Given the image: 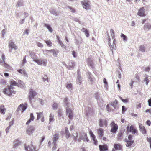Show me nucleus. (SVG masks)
Wrapping results in <instances>:
<instances>
[{
	"instance_id": "obj_16",
	"label": "nucleus",
	"mask_w": 151,
	"mask_h": 151,
	"mask_svg": "<svg viewBox=\"0 0 151 151\" xmlns=\"http://www.w3.org/2000/svg\"><path fill=\"white\" fill-rule=\"evenodd\" d=\"M9 46L11 49L16 50L18 48L17 46L12 41H11L9 42Z\"/></svg>"
},
{
	"instance_id": "obj_14",
	"label": "nucleus",
	"mask_w": 151,
	"mask_h": 151,
	"mask_svg": "<svg viewBox=\"0 0 151 151\" xmlns=\"http://www.w3.org/2000/svg\"><path fill=\"white\" fill-rule=\"evenodd\" d=\"M27 107V105L25 104V105L23 104H21L18 107L17 110L19 111L20 109L22 110V112H23L26 109Z\"/></svg>"
},
{
	"instance_id": "obj_37",
	"label": "nucleus",
	"mask_w": 151,
	"mask_h": 151,
	"mask_svg": "<svg viewBox=\"0 0 151 151\" xmlns=\"http://www.w3.org/2000/svg\"><path fill=\"white\" fill-rule=\"evenodd\" d=\"M45 26L49 30V31L50 32H52V29L51 28V27L50 26V25H49L48 24H45Z\"/></svg>"
},
{
	"instance_id": "obj_45",
	"label": "nucleus",
	"mask_w": 151,
	"mask_h": 151,
	"mask_svg": "<svg viewBox=\"0 0 151 151\" xmlns=\"http://www.w3.org/2000/svg\"><path fill=\"white\" fill-rule=\"evenodd\" d=\"M53 109L55 110L58 107V105L56 103H54L52 106Z\"/></svg>"
},
{
	"instance_id": "obj_35",
	"label": "nucleus",
	"mask_w": 151,
	"mask_h": 151,
	"mask_svg": "<svg viewBox=\"0 0 151 151\" xmlns=\"http://www.w3.org/2000/svg\"><path fill=\"white\" fill-rule=\"evenodd\" d=\"M139 50L140 51L144 52H145V47L143 45H140L139 47Z\"/></svg>"
},
{
	"instance_id": "obj_41",
	"label": "nucleus",
	"mask_w": 151,
	"mask_h": 151,
	"mask_svg": "<svg viewBox=\"0 0 151 151\" xmlns=\"http://www.w3.org/2000/svg\"><path fill=\"white\" fill-rule=\"evenodd\" d=\"M110 32L111 34V35L112 37V38L113 39L114 38V30L113 29H111L110 30Z\"/></svg>"
},
{
	"instance_id": "obj_33",
	"label": "nucleus",
	"mask_w": 151,
	"mask_h": 151,
	"mask_svg": "<svg viewBox=\"0 0 151 151\" xmlns=\"http://www.w3.org/2000/svg\"><path fill=\"white\" fill-rule=\"evenodd\" d=\"M17 71L21 74H22L24 75H27V73L24 70L20 69L17 70Z\"/></svg>"
},
{
	"instance_id": "obj_2",
	"label": "nucleus",
	"mask_w": 151,
	"mask_h": 151,
	"mask_svg": "<svg viewBox=\"0 0 151 151\" xmlns=\"http://www.w3.org/2000/svg\"><path fill=\"white\" fill-rule=\"evenodd\" d=\"M110 125L111 127L110 132L114 134H115L118 130V124L115 123L114 121H112L110 123Z\"/></svg>"
},
{
	"instance_id": "obj_18",
	"label": "nucleus",
	"mask_w": 151,
	"mask_h": 151,
	"mask_svg": "<svg viewBox=\"0 0 151 151\" xmlns=\"http://www.w3.org/2000/svg\"><path fill=\"white\" fill-rule=\"evenodd\" d=\"M75 66V62L73 60H70L68 63V65L67 66L68 69L70 70L71 68L74 67Z\"/></svg>"
},
{
	"instance_id": "obj_13",
	"label": "nucleus",
	"mask_w": 151,
	"mask_h": 151,
	"mask_svg": "<svg viewBox=\"0 0 151 151\" xmlns=\"http://www.w3.org/2000/svg\"><path fill=\"white\" fill-rule=\"evenodd\" d=\"M34 61L37 63L38 64L41 65H46V62L44 60L41 59H37V58H35V60H34Z\"/></svg>"
},
{
	"instance_id": "obj_52",
	"label": "nucleus",
	"mask_w": 151,
	"mask_h": 151,
	"mask_svg": "<svg viewBox=\"0 0 151 151\" xmlns=\"http://www.w3.org/2000/svg\"><path fill=\"white\" fill-rule=\"evenodd\" d=\"M56 144L55 143H54V146H53V147H52V150H55L56 148Z\"/></svg>"
},
{
	"instance_id": "obj_28",
	"label": "nucleus",
	"mask_w": 151,
	"mask_h": 151,
	"mask_svg": "<svg viewBox=\"0 0 151 151\" xmlns=\"http://www.w3.org/2000/svg\"><path fill=\"white\" fill-rule=\"evenodd\" d=\"M81 31L83 32H84L86 35V36L88 37L89 36V32L88 30L85 28H83L82 29Z\"/></svg>"
},
{
	"instance_id": "obj_27",
	"label": "nucleus",
	"mask_w": 151,
	"mask_h": 151,
	"mask_svg": "<svg viewBox=\"0 0 151 151\" xmlns=\"http://www.w3.org/2000/svg\"><path fill=\"white\" fill-rule=\"evenodd\" d=\"M21 142L20 141L18 140H15L14 142V145H13V147L16 148L17 147L18 145H20Z\"/></svg>"
},
{
	"instance_id": "obj_12",
	"label": "nucleus",
	"mask_w": 151,
	"mask_h": 151,
	"mask_svg": "<svg viewBox=\"0 0 151 151\" xmlns=\"http://www.w3.org/2000/svg\"><path fill=\"white\" fill-rule=\"evenodd\" d=\"M99 148L100 151H107L108 149V146L105 144L99 145Z\"/></svg>"
},
{
	"instance_id": "obj_20",
	"label": "nucleus",
	"mask_w": 151,
	"mask_h": 151,
	"mask_svg": "<svg viewBox=\"0 0 151 151\" xmlns=\"http://www.w3.org/2000/svg\"><path fill=\"white\" fill-rule=\"evenodd\" d=\"M35 117L32 113H31L30 114V118L26 122V124L27 125H29L32 121H33Z\"/></svg>"
},
{
	"instance_id": "obj_36",
	"label": "nucleus",
	"mask_w": 151,
	"mask_h": 151,
	"mask_svg": "<svg viewBox=\"0 0 151 151\" xmlns=\"http://www.w3.org/2000/svg\"><path fill=\"white\" fill-rule=\"evenodd\" d=\"M49 122L50 123V122L53 121L54 119V116L52 115V114H50L49 116Z\"/></svg>"
},
{
	"instance_id": "obj_50",
	"label": "nucleus",
	"mask_w": 151,
	"mask_h": 151,
	"mask_svg": "<svg viewBox=\"0 0 151 151\" xmlns=\"http://www.w3.org/2000/svg\"><path fill=\"white\" fill-rule=\"evenodd\" d=\"M122 113H124L126 111V109L125 108L124 106H122Z\"/></svg>"
},
{
	"instance_id": "obj_22",
	"label": "nucleus",
	"mask_w": 151,
	"mask_h": 151,
	"mask_svg": "<svg viewBox=\"0 0 151 151\" xmlns=\"http://www.w3.org/2000/svg\"><path fill=\"white\" fill-rule=\"evenodd\" d=\"M9 83L10 84V86H9L11 87H14L13 86H15L18 85V83L14 80H11Z\"/></svg>"
},
{
	"instance_id": "obj_60",
	"label": "nucleus",
	"mask_w": 151,
	"mask_h": 151,
	"mask_svg": "<svg viewBox=\"0 0 151 151\" xmlns=\"http://www.w3.org/2000/svg\"><path fill=\"white\" fill-rule=\"evenodd\" d=\"M136 107L138 109L139 108H140L141 107V104L140 103L137 104L136 105Z\"/></svg>"
},
{
	"instance_id": "obj_62",
	"label": "nucleus",
	"mask_w": 151,
	"mask_h": 151,
	"mask_svg": "<svg viewBox=\"0 0 151 151\" xmlns=\"http://www.w3.org/2000/svg\"><path fill=\"white\" fill-rule=\"evenodd\" d=\"M84 137H85L84 140H86L87 142H88L89 140L87 137V135L86 134H85Z\"/></svg>"
},
{
	"instance_id": "obj_59",
	"label": "nucleus",
	"mask_w": 151,
	"mask_h": 151,
	"mask_svg": "<svg viewBox=\"0 0 151 151\" xmlns=\"http://www.w3.org/2000/svg\"><path fill=\"white\" fill-rule=\"evenodd\" d=\"M22 4V2H18L17 4V6L18 7L19 6H21Z\"/></svg>"
},
{
	"instance_id": "obj_55",
	"label": "nucleus",
	"mask_w": 151,
	"mask_h": 151,
	"mask_svg": "<svg viewBox=\"0 0 151 151\" xmlns=\"http://www.w3.org/2000/svg\"><path fill=\"white\" fill-rule=\"evenodd\" d=\"M146 124L149 126H150L151 124V122L150 120H147L146 122Z\"/></svg>"
},
{
	"instance_id": "obj_54",
	"label": "nucleus",
	"mask_w": 151,
	"mask_h": 151,
	"mask_svg": "<svg viewBox=\"0 0 151 151\" xmlns=\"http://www.w3.org/2000/svg\"><path fill=\"white\" fill-rule=\"evenodd\" d=\"M78 80L80 82V84L81 83V81L82 80V78L81 76H78Z\"/></svg>"
},
{
	"instance_id": "obj_4",
	"label": "nucleus",
	"mask_w": 151,
	"mask_h": 151,
	"mask_svg": "<svg viewBox=\"0 0 151 151\" xmlns=\"http://www.w3.org/2000/svg\"><path fill=\"white\" fill-rule=\"evenodd\" d=\"M37 94L36 92L32 89L31 88L29 89L28 97L30 102H32V100L34 98L35 96Z\"/></svg>"
},
{
	"instance_id": "obj_38",
	"label": "nucleus",
	"mask_w": 151,
	"mask_h": 151,
	"mask_svg": "<svg viewBox=\"0 0 151 151\" xmlns=\"http://www.w3.org/2000/svg\"><path fill=\"white\" fill-rule=\"evenodd\" d=\"M30 54L31 56V58H33V61H34V60H35V58H34V57H35V58H37V56L35 55L34 53L31 52L30 53Z\"/></svg>"
},
{
	"instance_id": "obj_57",
	"label": "nucleus",
	"mask_w": 151,
	"mask_h": 151,
	"mask_svg": "<svg viewBox=\"0 0 151 151\" xmlns=\"http://www.w3.org/2000/svg\"><path fill=\"white\" fill-rule=\"evenodd\" d=\"M148 105L149 106H151V98L149 99L148 101Z\"/></svg>"
},
{
	"instance_id": "obj_63",
	"label": "nucleus",
	"mask_w": 151,
	"mask_h": 151,
	"mask_svg": "<svg viewBox=\"0 0 151 151\" xmlns=\"http://www.w3.org/2000/svg\"><path fill=\"white\" fill-rule=\"evenodd\" d=\"M65 133H66L68 132H69V130L68 129V128L67 127H66L65 128Z\"/></svg>"
},
{
	"instance_id": "obj_9",
	"label": "nucleus",
	"mask_w": 151,
	"mask_h": 151,
	"mask_svg": "<svg viewBox=\"0 0 151 151\" xmlns=\"http://www.w3.org/2000/svg\"><path fill=\"white\" fill-rule=\"evenodd\" d=\"M35 130V128L34 126L31 125L29 126L27 128L26 132L28 134L30 135L33 133Z\"/></svg>"
},
{
	"instance_id": "obj_23",
	"label": "nucleus",
	"mask_w": 151,
	"mask_h": 151,
	"mask_svg": "<svg viewBox=\"0 0 151 151\" xmlns=\"http://www.w3.org/2000/svg\"><path fill=\"white\" fill-rule=\"evenodd\" d=\"M1 63H2L1 65L4 66L5 68L11 70H13L12 68L9 65L6 63L5 62L3 63L2 62Z\"/></svg>"
},
{
	"instance_id": "obj_39",
	"label": "nucleus",
	"mask_w": 151,
	"mask_h": 151,
	"mask_svg": "<svg viewBox=\"0 0 151 151\" xmlns=\"http://www.w3.org/2000/svg\"><path fill=\"white\" fill-rule=\"evenodd\" d=\"M42 79L45 82L47 81V82H48V79L47 76L46 75H45L42 78Z\"/></svg>"
},
{
	"instance_id": "obj_58",
	"label": "nucleus",
	"mask_w": 151,
	"mask_h": 151,
	"mask_svg": "<svg viewBox=\"0 0 151 151\" xmlns=\"http://www.w3.org/2000/svg\"><path fill=\"white\" fill-rule=\"evenodd\" d=\"M26 56H25V58L23 59V61H22V64H24L25 63H26Z\"/></svg>"
},
{
	"instance_id": "obj_15",
	"label": "nucleus",
	"mask_w": 151,
	"mask_h": 151,
	"mask_svg": "<svg viewBox=\"0 0 151 151\" xmlns=\"http://www.w3.org/2000/svg\"><path fill=\"white\" fill-rule=\"evenodd\" d=\"M139 127L140 131L143 134H146V133L147 131L145 127L142 126L141 123L139 124Z\"/></svg>"
},
{
	"instance_id": "obj_3",
	"label": "nucleus",
	"mask_w": 151,
	"mask_h": 151,
	"mask_svg": "<svg viewBox=\"0 0 151 151\" xmlns=\"http://www.w3.org/2000/svg\"><path fill=\"white\" fill-rule=\"evenodd\" d=\"M127 131L128 132H131L134 134H137L138 133V131L136 128L132 125L130 127L129 126L127 127Z\"/></svg>"
},
{
	"instance_id": "obj_30",
	"label": "nucleus",
	"mask_w": 151,
	"mask_h": 151,
	"mask_svg": "<svg viewBox=\"0 0 151 151\" xmlns=\"http://www.w3.org/2000/svg\"><path fill=\"white\" fill-rule=\"evenodd\" d=\"M118 104V101L116 99L114 101L111 102V105L115 109L116 108L117 105Z\"/></svg>"
},
{
	"instance_id": "obj_61",
	"label": "nucleus",
	"mask_w": 151,
	"mask_h": 151,
	"mask_svg": "<svg viewBox=\"0 0 151 151\" xmlns=\"http://www.w3.org/2000/svg\"><path fill=\"white\" fill-rule=\"evenodd\" d=\"M72 55H73V57H76V53L74 51H72Z\"/></svg>"
},
{
	"instance_id": "obj_42",
	"label": "nucleus",
	"mask_w": 151,
	"mask_h": 151,
	"mask_svg": "<svg viewBox=\"0 0 151 151\" xmlns=\"http://www.w3.org/2000/svg\"><path fill=\"white\" fill-rule=\"evenodd\" d=\"M121 37L122 38H123V40L124 41H126L127 40V38L126 37V36H125V35L122 33L121 34Z\"/></svg>"
},
{
	"instance_id": "obj_46",
	"label": "nucleus",
	"mask_w": 151,
	"mask_h": 151,
	"mask_svg": "<svg viewBox=\"0 0 151 151\" xmlns=\"http://www.w3.org/2000/svg\"><path fill=\"white\" fill-rule=\"evenodd\" d=\"M68 8L73 13H75L76 12V11L73 8L69 6H68Z\"/></svg>"
},
{
	"instance_id": "obj_5",
	"label": "nucleus",
	"mask_w": 151,
	"mask_h": 151,
	"mask_svg": "<svg viewBox=\"0 0 151 151\" xmlns=\"http://www.w3.org/2000/svg\"><path fill=\"white\" fill-rule=\"evenodd\" d=\"M107 124L108 122L106 119H104L101 118L99 119V125L100 127H107Z\"/></svg>"
},
{
	"instance_id": "obj_44",
	"label": "nucleus",
	"mask_w": 151,
	"mask_h": 151,
	"mask_svg": "<svg viewBox=\"0 0 151 151\" xmlns=\"http://www.w3.org/2000/svg\"><path fill=\"white\" fill-rule=\"evenodd\" d=\"M120 98L121 100L124 103H127L129 101V100L128 99H122L121 97H120Z\"/></svg>"
},
{
	"instance_id": "obj_49",
	"label": "nucleus",
	"mask_w": 151,
	"mask_h": 151,
	"mask_svg": "<svg viewBox=\"0 0 151 151\" xmlns=\"http://www.w3.org/2000/svg\"><path fill=\"white\" fill-rule=\"evenodd\" d=\"M37 46L40 47L42 48L43 47V46L42 44L40 42H37Z\"/></svg>"
},
{
	"instance_id": "obj_48",
	"label": "nucleus",
	"mask_w": 151,
	"mask_h": 151,
	"mask_svg": "<svg viewBox=\"0 0 151 151\" xmlns=\"http://www.w3.org/2000/svg\"><path fill=\"white\" fill-rule=\"evenodd\" d=\"M144 82H146V85H147L148 83L149 82L147 77H146L145 79L144 80Z\"/></svg>"
},
{
	"instance_id": "obj_32",
	"label": "nucleus",
	"mask_w": 151,
	"mask_h": 151,
	"mask_svg": "<svg viewBox=\"0 0 151 151\" xmlns=\"http://www.w3.org/2000/svg\"><path fill=\"white\" fill-rule=\"evenodd\" d=\"M144 29L145 30L150 29H151V26L149 24H145L144 26Z\"/></svg>"
},
{
	"instance_id": "obj_29",
	"label": "nucleus",
	"mask_w": 151,
	"mask_h": 151,
	"mask_svg": "<svg viewBox=\"0 0 151 151\" xmlns=\"http://www.w3.org/2000/svg\"><path fill=\"white\" fill-rule=\"evenodd\" d=\"M45 42L46 43L48 46L51 47L52 46V44L50 40H45Z\"/></svg>"
},
{
	"instance_id": "obj_34",
	"label": "nucleus",
	"mask_w": 151,
	"mask_h": 151,
	"mask_svg": "<svg viewBox=\"0 0 151 151\" xmlns=\"http://www.w3.org/2000/svg\"><path fill=\"white\" fill-rule=\"evenodd\" d=\"M59 135L57 134H56L53 135V141L54 142H55L58 139Z\"/></svg>"
},
{
	"instance_id": "obj_31",
	"label": "nucleus",
	"mask_w": 151,
	"mask_h": 151,
	"mask_svg": "<svg viewBox=\"0 0 151 151\" xmlns=\"http://www.w3.org/2000/svg\"><path fill=\"white\" fill-rule=\"evenodd\" d=\"M88 66H90L92 67H93V61L90 58H88Z\"/></svg>"
},
{
	"instance_id": "obj_56",
	"label": "nucleus",
	"mask_w": 151,
	"mask_h": 151,
	"mask_svg": "<svg viewBox=\"0 0 151 151\" xmlns=\"http://www.w3.org/2000/svg\"><path fill=\"white\" fill-rule=\"evenodd\" d=\"M147 140L149 142V143H151V137H147L146 138Z\"/></svg>"
},
{
	"instance_id": "obj_7",
	"label": "nucleus",
	"mask_w": 151,
	"mask_h": 151,
	"mask_svg": "<svg viewBox=\"0 0 151 151\" xmlns=\"http://www.w3.org/2000/svg\"><path fill=\"white\" fill-rule=\"evenodd\" d=\"M25 149L27 151H37L36 146L32 145L25 146Z\"/></svg>"
},
{
	"instance_id": "obj_26",
	"label": "nucleus",
	"mask_w": 151,
	"mask_h": 151,
	"mask_svg": "<svg viewBox=\"0 0 151 151\" xmlns=\"http://www.w3.org/2000/svg\"><path fill=\"white\" fill-rule=\"evenodd\" d=\"M37 120H38L44 116L43 112H37Z\"/></svg>"
},
{
	"instance_id": "obj_51",
	"label": "nucleus",
	"mask_w": 151,
	"mask_h": 151,
	"mask_svg": "<svg viewBox=\"0 0 151 151\" xmlns=\"http://www.w3.org/2000/svg\"><path fill=\"white\" fill-rule=\"evenodd\" d=\"M65 134V137L67 139L70 136V134L69 132L66 133Z\"/></svg>"
},
{
	"instance_id": "obj_47",
	"label": "nucleus",
	"mask_w": 151,
	"mask_h": 151,
	"mask_svg": "<svg viewBox=\"0 0 151 151\" xmlns=\"http://www.w3.org/2000/svg\"><path fill=\"white\" fill-rule=\"evenodd\" d=\"M66 88L67 89H70L72 88V85L71 83L68 84L66 86Z\"/></svg>"
},
{
	"instance_id": "obj_43",
	"label": "nucleus",
	"mask_w": 151,
	"mask_h": 151,
	"mask_svg": "<svg viewBox=\"0 0 151 151\" xmlns=\"http://www.w3.org/2000/svg\"><path fill=\"white\" fill-rule=\"evenodd\" d=\"M57 38L58 40V42L59 43L60 45L62 47H65V46L63 44L62 42H61L59 39V38L57 37Z\"/></svg>"
},
{
	"instance_id": "obj_17",
	"label": "nucleus",
	"mask_w": 151,
	"mask_h": 151,
	"mask_svg": "<svg viewBox=\"0 0 151 151\" xmlns=\"http://www.w3.org/2000/svg\"><path fill=\"white\" fill-rule=\"evenodd\" d=\"M97 134L100 138H101L103 136L104 131L103 129L99 128L97 130Z\"/></svg>"
},
{
	"instance_id": "obj_11",
	"label": "nucleus",
	"mask_w": 151,
	"mask_h": 151,
	"mask_svg": "<svg viewBox=\"0 0 151 151\" xmlns=\"http://www.w3.org/2000/svg\"><path fill=\"white\" fill-rule=\"evenodd\" d=\"M90 135L91 137V139L94 142V143L95 145H96L97 144V141L96 139V137L92 132L91 130L89 131Z\"/></svg>"
},
{
	"instance_id": "obj_1",
	"label": "nucleus",
	"mask_w": 151,
	"mask_h": 151,
	"mask_svg": "<svg viewBox=\"0 0 151 151\" xmlns=\"http://www.w3.org/2000/svg\"><path fill=\"white\" fill-rule=\"evenodd\" d=\"M14 87H11L8 86L3 91V93L9 96H11L12 94L16 93V91L14 90Z\"/></svg>"
},
{
	"instance_id": "obj_24",
	"label": "nucleus",
	"mask_w": 151,
	"mask_h": 151,
	"mask_svg": "<svg viewBox=\"0 0 151 151\" xmlns=\"http://www.w3.org/2000/svg\"><path fill=\"white\" fill-rule=\"evenodd\" d=\"M6 110V109L4 106L3 104L1 105L0 106V112L1 113L3 114H5Z\"/></svg>"
},
{
	"instance_id": "obj_53",
	"label": "nucleus",
	"mask_w": 151,
	"mask_h": 151,
	"mask_svg": "<svg viewBox=\"0 0 151 151\" xmlns=\"http://www.w3.org/2000/svg\"><path fill=\"white\" fill-rule=\"evenodd\" d=\"M132 136L131 134L128 135V140H132Z\"/></svg>"
},
{
	"instance_id": "obj_40",
	"label": "nucleus",
	"mask_w": 151,
	"mask_h": 151,
	"mask_svg": "<svg viewBox=\"0 0 151 151\" xmlns=\"http://www.w3.org/2000/svg\"><path fill=\"white\" fill-rule=\"evenodd\" d=\"M68 99L67 97H66L64 99V102L66 106H68Z\"/></svg>"
},
{
	"instance_id": "obj_21",
	"label": "nucleus",
	"mask_w": 151,
	"mask_h": 151,
	"mask_svg": "<svg viewBox=\"0 0 151 151\" xmlns=\"http://www.w3.org/2000/svg\"><path fill=\"white\" fill-rule=\"evenodd\" d=\"M125 142L127 143L126 146L127 147L131 146L134 142V140H128L127 139L125 140Z\"/></svg>"
},
{
	"instance_id": "obj_19",
	"label": "nucleus",
	"mask_w": 151,
	"mask_h": 151,
	"mask_svg": "<svg viewBox=\"0 0 151 151\" xmlns=\"http://www.w3.org/2000/svg\"><path fill=\"white\" fill-rule=\"evenodd\" d=\"M46 52L48 54L49 53V52L52 53L53 54V55L55 57H56L57 56V53L58 52V51H56L54 49L47 50H46Z\"/></svg>"
},
{
	"instance_id": "obj_8",
	"label": "nucleus",
	"mask_w": 151,
	"mask_h": 151,
	"mask_svg": "<svg viewBox=\"0 0 151 151\" xmlns=\"http://www.w3.org/2000/svg\"><path fill=\"white\" fill-rule=\"evenodd\" d=\"M66 114H68V118L70 120H72L73 118V115L72 110L68 107L66 108Z\"/></svg>"
},
{
	"instance_id": "obj_64",
	"label": "nucleus",
	"mask_w": 151,
	"mask_h": 151,
	"mask_svg": "<svg viewBox=\"0 0 151 151\" xmlns=\"http://www.w3.org/2000/svg\"><path fill=\"white\" fill-rule=\"evenodd\" d=\"M146 112H149L151 114V110L150 109H147L145 111Z\"/></svg>"
},
{
	"instance_id": "obj_10",
	"label": "nucleus",
	"mask_w": 151,
	"mask_h": 151,
	"mask_svg": "<svg viewBox=\"0 0 151 151\" xmlns=\"http://www.w3.org/2000/svg\"><path fill=\"white\" fill-rule=\"evenodd\" d=\"M137 14L138 15L140 16L144 17L146 16L145 14V9L143 7H142L139 9Z\"/></svg>"
},
{
	"instance_id": "obj_6",
	"label": "nucleus",
	"mask_w": 151,
	"mask_h": 151,
	"mask_svg": "<svg viewBox=\"0 0 151 151\" xmlns=\"http://www.w3.org/2000/svg\"><path fill=\"white\" fill-rule=\"evenodd\" d=\"M81 3L83 8L86 9H90L89 1L87 0L84 1H81Z\"/></svg>"
},
{
	"instance_id": "obj_25",
	"label": "nucleus",
	"mask_w": 151,
	"mask_h": 151,
	"mask_svg": "<svg viewBox=\"0 0 151 151\" xmlns=\"http://www.w3.org/2000/svg\"><path fill=\"white\" fill-rule=\"evenodd\" d=\"M115 149L117 150H120L122 148V146L120 144H116L114 145Z\"/></svg>"
}]
</instances>
